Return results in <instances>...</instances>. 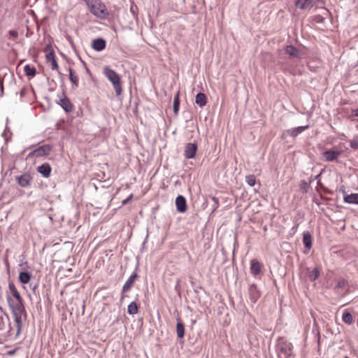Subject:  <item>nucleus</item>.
<instances>
[{"mask_svg":"<svg viewBox=\"0 0 358 358\" xmlns=\"http://www.w3.org/2000/svg\"><path fill=\"white\" fill-rule=\"evenodd\" d=\"M6 300L10 311L13 315L15 324L16 327V337H17L23 327V320L27 317L26 310L23 301L20 300L12 299L10 295L8 294Z\"/></svg>","mask_w":358,"mask_h":358,"instance_id":"obj_1","label":"nucleus"},{"mask_svg":"<svg viewBox=\"0 0 358 358\" xmlns=\"http://www.w3.org/2000/svg\"><path fill=\"white\" fill-rule=\"evenodd\" d=\"M275 349L278 358H292L293 345L285 338H280L278 340Z\"/></svg>","mask_w":358,"mask_h":358,"instance_id":"obj_2","label":"nucleus"},{"mask_svg":"<svg viewBox=\"0 0 358 358\" xmlns=\"http://www.w3.org/2000/svg\"><path fill=\"white\" fill-rule=\"evenodd\" d=\"M90 12L100 19H105L108 15L106 6L99 0H92L87 3Z\"/></svg>","mask_w":358,"mask_h":358,"instance_id":"obj_3","label":"nucleus"},{"mask_svg":"<svg viewBox=\"0 0 358 358\" xmlns=\"http://www.w3.org/2000/svg\"><path fill=\"white\" fill-rule=\"evenodd\" d=\"M104 74L108 80L112 83L116 95L119 96L122 94V86L120 76L113 69L106 66L104 69Z\"/></svg>","mask_w":358,"mask_h":358,"instance_id":"obj_4","label":"nucleus"},{"mask_svg":"<svg viewBox=\"0 0 358 358\" xmlns=\"http://www.w3.org/2000/svg\"><path fill=\"white\" fill-rule=\"evenodd\" d=\"M51 150V148L48 145H43L39 148L35 149L28 155V157H41L45 156L49 154Z\"/></svg>","mask_w":358,"mask_h":358,"instance_id":"obj_5","label":"nucleus"},{"mask_svg":"<svg viewBox=\"0 0 358 358\" xmlns=\"http://www.w3.org/2000/svg\"><path fill=\"white\" fill-rule=\"evenodd\" d=\"M197 145L195 143H188L185 145L184 157L186 159H193L196 156Z\"/></svg>","mask_w":358,"mask_h":358,"instance_id":"obj_6","label":"nucleus"},{"mask_svg":"<svg viewBox=\"0 0 358 358\" xmlns=\"http://www.w3.org/2000/svg\"><path fill=\"white\" fill-rule=\"evenodd\" d=\"M341 154V151L329 150L323 152V157L327 162H332L336 159Z\"/></svg>","mask_w":358,"mask_h":358,"instance_id":"obj_7","label":"nucleus"},{"mask_svg":"<svg viewBox=\"0 0 358 358\" xmlns=\"http://www.w3.org/2000/svg\"><path fill=\"white\" fill-rule=\"evenodd\" d=\"M303 243L306 250V251H304V252L306 253L310 250V248H312V244H313V236L309 231L303 232Z\"/></svg>","mask_w":358,"mask_h":358,"instance_id":"obj_8","label":"nucleus"},{"mask_svg":"<svg viewBox=\"0 0 358 358\" xmlns=\"http://www.w3.org/2000/svg\"><path fill=\"white\" fill-rule=\"evenodd\" d=\"M176 206L177 210L180 213H184L187 210V203L185 198L183 196L179 195L176 199Z\"/></svg>","mask_w":358,"mask_h":358,"instance_id":"obj_9","label":"nucleus"},{"mask_svg":"<svg viewBox=\"0 0 358 358\" xmlns=\"http://www.w3.org/2000/svg\"><path fill=\"white\" fill-rule=\"evenodd\" d=\"M18 184L22 187H27L30 185L31 177L29 174L25 173L17 177Z\"/></svg>","mask_w":358,"mask_h":358,"instance_id":"obj_10","label":"nucleus"},{"mask_svg":"<svg viewBox=\"0 0 358 358\" xmlns=\"http://www.w3.org/2000/svg\"><path fill=\"white\" fill-rule=\"evenodd\" d=\"M138 275L136 273H134L130 275V277L128 278V280L126 281V282L124 284L122 287V292L123 293H126L131 289Z\"/></svg>","mask_w":358,"mask_h":358,"instance_id":"obj_11","label":"nucleus"},{"mask_svg":"<svg viewBox=\"0 0 358 358\" xmlns=\"http://www.w3.org/2000/svg\"><path fill=\"white\" fill-rule=\"evenodd\" d=\"M295 4L302 10L310 9L314 6V0H297Z\"/></svg>","mask_w":358,"mask_h":358,"instance_id":"obj_12","label":"nucleus"},{"mask_svg":"<svg viewBox=\"0 0 358 358\" xmlns=\"http://www.w3.org/2000/svg\"><path fill=\"white\" fill-rule=\"evenodd\" d=\"M285 52L292 57L301 58L302 57L301 52L293 45H287L285 48Z\"/></svg>","mask_w":358,"mask_h":358,"instance_id":"obj_13","label":"nucleus"},{"mask_svg":"<svg viewBox=\"0 0 358 358\" xmlns=\"http://www.w3.org/2000/svg\"><path fill=\"white\" fill-rule=\"evenodd\" d=\"M59 105L67 113L73 110V105L66 96H63V97L60 99Z\"/></svg>","mask_w":358,"mask_h":358,"instance_id":"obj_14","label":"nucleus"},{"mask_svg":"<svg viewBox=\"0 0 358 358\" xmlns=\"http://www.w3.org/2000/svg\"><path fill=\"white\" fill-rule=\"evenodd\" d=\"M38 172L43 177L48 178L51 173V166L48 163H44L37 168Z\"/></svg>","mask_w":358,"mask_h":358,"instance_id":"obj_15","label":"nucleus"},{"mask_svg":"<svg viewBox=\"0 0 358 358\" xmlns=\"http://www.w3.org/2000/svg\"><path fill=\"white\" fill-rule=\"evenodd\" d=\"M106 41L99 38L93 41L92 48L96 51H101L106 48Z\"/></svg>","mask_w":358,"mask_h":358,"instance_id":"obj_16","label":"nucleus"},{"mask_svg":"<svg viewBox=\"0 0 358 358\" xmlns=\"http://www.w3.org/2000/svg\"><path fill=\"white\" fill-rule=\"evenodd\" d=\"M262 264L256 259H252L250 263V272L256 276L261 272Z\"/></svg>","mask_w":358,"mask_h":358,"instance_id":"obj_17","label":"nucleus"},{"mask_svg":"<svg viewBox=\"0 0 358 358\" xmlns=\"http://www.w3.org/2000/svg\"><path fill=\"white\" fill-rule=\"evenodd\" d=\"M343 200L345 203L358 205V193L345 195Z\"/></svg>","mask_w":358,"mask_h":358,"instance_id":"obj_18","label":"nucleus"},{"mask_svg":"<svg viewBox=\"0 0 358 358\" xmlns=\"http://www.w3.org/2000/svg\"><path fill=\"white\" fill-rule=\"evenodd\" d=\"M46 59L48 61L51 62V69L56 70L59 69V66L55 59V56L52 52H50L46 55Z\"/></svg>","mask_w":358,"mask_h":358,"instance_id":"obj_19","label":"nucleus"},{"mask_svg":"<svg viewBox=\"0 0 358 358\" xmlns=\"http://www.w3.org/2000/svg\"><path fill=\"white\" fill-rule=\"evenodd\" d=\"M31 278V274L28 271H22L19 274V280L22 284H27L29 282Z\"/></svg>","mask_w":358,"mask_h":358,"instance_id":"obj_20","label":"nucleus"},{"mask_svg":"<svg viewBox=\"0 0 358 358\" xmlns=\"http://www.w3.org/2000/svg\"><path fill=\"white\" fill-rule=\"evenodd\" d=\"M195 103L200 107L206 104V96L203 93L199 92L196 95Z\"/></svg>","mask_w":358,"mask_h":358,"instance_id":"obj_21","label":"nucleus"},{"mask_svg":"<svg viewBox=\"0 0 358 358\" xmlns=\"http://www.w3.org/2000/svg\"><path fill=\"white\" fill-rule=\"evenodd\" d=\"M308 128V126L298 127L287 130V133L292 136H296L299 134H301Z\"/></svg>","mask_w":358,"mask_h":358,"instance_id":"obj_22","label":"nucleus"},{"mask_svg":"<svg viewBox=\"0 0 358 358\" xmlns=\"http://www.w3.org/2000/svg\"><path fill=\"white\" fill-rule=\"evenodd\" d=\"M176 333L179 338H182L185 336V327L184 324L180 322V319H178L176 324Z\"/></svg>","mask_w":358,"mask_h":358,"instance_id":"obj_23","label":"nucleus"},{"mask_svg":"<svg viewBox=\"0 0 358 358\" xmlns=\"http://www.w3.org/2000/svg\"><path fill=\"white\" fill-rule=\"evenodd\" d=\"M9 289L10 290V292L12 293V296H10V298L12 299H18L22 301V299L20 296L19 292L17 290L16 287L13 284H9Z\"/></svg>","mask_w":358,"mask_h":358,"instance_id":"obj_24","label":"nucleus"},{"mask_svg":"<svg viewBox=\"0 0 358 358\" xmlns=\"http://www.w3.org/2000/svg\"><path fill=\"white\" fill-rule=\"evenodd\" d=\"M138 307L136 302L132 301L131 302L127 307V313L129 315H136L138 313Z\"/></svg>","mask_w":358,"mask_h":358,"instance_id":"obj_25","label":"nucleus"},{"mask_svg":"<svg viewBox=\"0 0 358 358\" xmlns=\"http://www.w3.org/2000/svg\"><path fill=\"white\" fill-rule=\"evenodd\" d=\"M250 296L252 301L255 303L257 300L259 298L260 294L257 290V288L255 287H252L250 289Z\"/></svg>","mask_w":358,"mask_h":358,"instance_id":"obj_26","label":"nucleus"},{"mask_svg":"<svg viewBox=\"0 0 358 358\" xmlns=\"http://www.w3.org/2000/svg\"><path fill=\"white\" fill-rule=\"evenodd\" d=\"M342 320L345 323L350 324L353 322V317L350 313L345 310L343 313Z\"/></svg>","mask_w":358,"mask_h":358,"instance_id":"obj_27","label":"nucleus"},{"mask_svg":"<svg viewBox=\"0 0 358 358\" xmlns=\"http://www.w3.org/2000/svg\"><path fill=\"white\" fill-rule=\"evenodd\" d=\"M69 80L73 84V87L76 88L78 86V77L75 75L71 69H69Z\"/></svg>","mask_w":358,"mask_h":358,"instance_id":"obj_28","label":"nucleus"},{"mask_svg":"<svg viewBox=\"0 0 358 358\" xmlns=\"http://www.w3.org/2000/svg\"><path fill=\"white\" fill-rule=\"evenodd\" d=\"M24 71L28 76H34L36 74V69L30 66L29 64L24 66Z\"/></svg>","mask_w":358,"mask_h":358,"instance_id":"obj_29","label":"nucleus"},{"mask_svg":"<svg viewBox=\"0 0 358 358\" xmlns=\"http://www.w3.org/2000/svg\"><path fill=\"white\" fill-rule=\"evenodd\" d=\"M320 275V270L318 268H315L312 271H310L308 274V278L310 280L315 281Z\"/></svg>","mask_w":358,"mask_h":358,"instance_id":"obj_30","label":"nucleus"},{"mask_svg":"<svg viewBox=\"0 0 358 358\" xmlns=\"http://www.w3.org/2000/svg\"><path fill=\"white\" fill-rule=\"evenodd\" d=\"M179 105H180L179 94L178 93L174 96V99H173V112H174L175 115H178V113Z\"/></svg>","mask_w":358,"mask_h":358,"instance_id":"obj_31","label":"nucleus"},{"mask_svg":"<svg viewBox=\"0 0 358 358\" xmlns=\"http://www.w3.org/2000/svg\"><path fill=\"white\" fill-rule=\"evenodd\" d=\"M245 181L249 186L253 187L256 183L255 176L254 175L248 176L245 178Z\"/></svg>","mask_w":358,"mask_h":358,"instance_id":"obj_32","label":"nucleus"},{"mask_svg":"<svg viewBox=\"0 0 358 358\" xmlns=\"http://www.w3.org/2000/svg\"><path fill=\"white\" fill-rule=\"evenodd\" d=\"M350 145L352 149L358 150V139H353L350 141Z\"/></svg>","mask_w":358,"mask_h":358,"instance_id":"obj_33","label":"nucleus"},{"mask_svg":"<svg viewBox=\"0 0 358 358\" xmlns=\"http://www.w3.org/2000/svg\"><path fill=\"white\" fill-rule=\"evenodd\" d=\"M9 35L13 38H17L18 36V32L15 30L9 31Z\"/></svg>","mask_w":358,"mask_h":358,"instance_id":"obj_34","label":"nucleus"},{"mask_svg":"<svg viewBox=\"0 0 358 358\" xmlns=\"http://www.w3.org/2000/svg\"><path fill=\"white\" fill-rule=\"evenodd\" d=\"M212 199L214 201L213 207H214V210H215L219 206L218 199L216 197H213Z\"/></svg>","mask_w":358,"mask_h":358,"instance_id":"obj_35","label":"nucleus"},{"mask_svg":"<svg viewBox=\"0 0 358 358\" xmlns=\"http://www.w3.org/2000/svg\"><path fill=\"white\" fill-rule=\"evenodd\" d=\"M133 194H130L129 197L122 201V205H126L127 203H128L131 200Z\"/></svg>","mask_w":358,"mask_h":358,"instance_id":"obj_36","label":"nucleus"},{"mask_svg":"<svg viewBox=\"0 0 358 358\" xmlns=\"http://www.w3.org/2000/svg\"><path fill=\"white\" fill-rule=\"evenodd\" d=\"M352 116L358 117V108L352 110Z\"/></svg>","mask_w":358,"mask_h":358,"instance_id":"obj_37","label":"nucleus"},{"mask_svg":"<svg viewBox=\"0 0 358 358\" xmlns=\"http://www.w3.org/2000/svg\"><path fill=\"white\" fill-rule=\"evenodd\" d=\"M125 293H123L122 292V295H121V297H120V302H122L124 298L125 297V295H124Z\"/></svg>","mask_w":358,"mask_h":358,"instance_id":"obj_38","label":"nucleus"},{"mask_svg":"<svg viewBox=\"0 0 358 358\" xmlns=\"http://www.w3.org/2000/svg\"><path fill=\"white\" fill-rule=\"evenodd\" d=\"M38 285H34L33 287H32V290L33 292H35L36 289L37 288Z\"/></svg>","mask_w":358,"mask_h":358,"instance_id":"obj_39","label":"nucleus"},{"mask_svg":"<svg viewBox=\"0 0 358 358\" xmlns=\"http://www.w3.org/2000/svg\"><path fill=\"white\" fill-rule=\"evenodd\" d=\"M320 177V174H318L317 176H315V179H319Z\"/></svg>","mask_w":358,"mask_h":358,"instance_id":"obj_40","label":"nucleus"},{"mask_svg":"<svg viewBox=\"0 0 358 358\" xmlns=\"http://www.w3.org/2000/svg\"><path fill=\"white\" fill-rule=\"evenodd\" d=\"M345 358H348V357H345Z\"/></svg>","mask_w":358,"mask_h":358,"instance_id":"obj_41","label":"nucleus"}]
</instances>
